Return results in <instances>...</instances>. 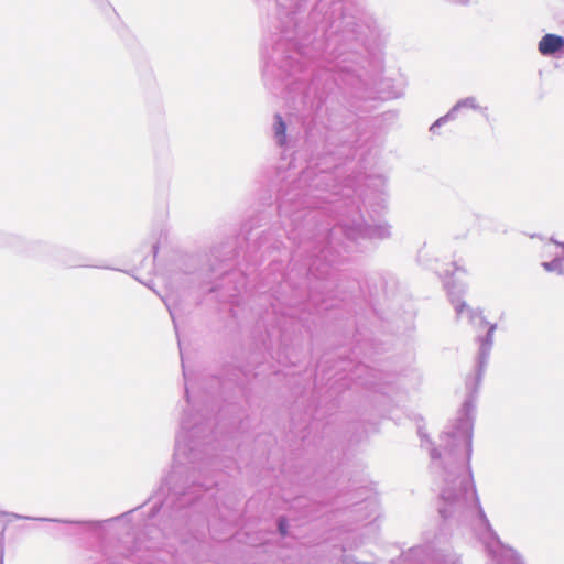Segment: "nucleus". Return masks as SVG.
I'll return each instance as SVG.
<instances>
[{"instance_id": "8", "label": "nucleus", "mask_w": 564, "mask_h": 564, "mask_svg": "<svg viewBox=\"0 0 564 564\" xmlns=\"http://www.w3.org/2000/svg\"><path fill=\"white\" fill-rule=\"evenodd\" d=\"M464 307H465V304H462V305H460V308H458V312L460 313V312H462V308H464Z\"/></svg>"}, {"instance_id": "1", "label": "nucleus", "mask_w": 564, "mask_h": 564, "mask_svg": "<svg viewBox=\"0 0 564 564\" xmlns=\"http://www.w3.org/2000/svg\"><path fill=\"white\" fill-rule=\"evenodd\" d=\"M564 47V39L555 34H546L539 42V51L542 55H551Z\"/></svg>"}, {"instance_id": "9", "label": "nucleus", "mask_w": 564, "mask_h": 564, "mask_svg": "<svg viewBox=\"0 0 564 564\" xmlns=\"http://www.w3.org/2000/svg\"><path fill=\"white\" fill-rule=\"evenodd\" d=\"M464 307H465V304H462V305H460V308H458V312L460 313V312H462V308H464Z\"/></svg>"}, {"instance_id": "5", "label": "nucleus", "mask_w": 564, "mask_h": 564, "mask_svg": "<svg viewBox=\"0 0 564 564\" xmlns=\"http://www.w3.org/2000/svg\"><path fill=\"white\" fill-rule=\"evenodd\" d=\"M279 529H280V532L284 535L286 533L285 531V523L283 520L280 521L279 523Z\"/></svg>"}, {"instance_id": "4", "label": "nucleus", "mask_w": 564, "mask_h": 564, "mask_svg": "<svg viewBox=\"0 0 564 564\" xmlns=\"http://www.w3.org/2000/svg\"><path fill=\"white\" fill-rule=\"evenodd\" d=\"M543 267L547 271H556L558 273H564L563 261L560 259H555L551 262H545L543 263Z\"/></svg>"}, {"instance_id": "3", "label": "nucleus", "mask_w": 564, "mask_h": 564, "mask_svg": "<svg viewBox=\"0 0 564 564\" xmlns=\"http://www.w3.org/2000/svg\"><path fill=\"white\" fill-rule=\"evenodd\" d=\"M286 126L282 119L281 116H276V124H275V132L276 135L280 137V143H284V137H285Z\"/></svg>"}, {"instance_id": "2", "label": "nucleus", "mask_w": 564, "mask_h": 564, "mask_svg": "<svg viewBox=\"0 0 564 564\" xmlns=\"http://www.w3.org/2000/svg\"><path fill=\"white\" fill-rule=\"evenodd\" d=\"M98 13L100 18L105 21H111L115 17H117L116 10L108 2L101 3L98 7Z\"/></svg>"}, {"instance_id": "7", "label": "nucleus", "mask_w": 564, "mask_h": 564, "mask_svg": "<svg viewBox=\"0 0 564 564\" xmlns=\"http://www.w3.org/2000/svg\"><path fill=\"white\" fill-rule=\"evenodd\" d=\"M464 307H465V304H462V305H460V308H458V312L460 313V312H462V308H464Z\"/></svg>"}, {"instance_id": "6", "label": "nucleus", "mask_w": 564, "mask_h": 564, "mask_svg": "<svg viewBox=\"0 0 564 564\" xmlns=\"http://www.w3.org/2000/svg\"><path fill=\"white\" fill-rule=\"evenodd\" d=\"M494 329H495V326H490V327H489V330H488V336H489V337L491 336V334H492Z\"/></svg>"}]
</instances>
